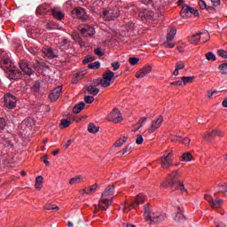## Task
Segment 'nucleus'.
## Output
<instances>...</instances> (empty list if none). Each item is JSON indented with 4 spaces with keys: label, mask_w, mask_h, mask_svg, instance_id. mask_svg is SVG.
I'll return each instance as SVG.
<instances>
[{
    "label": "nucleus",
    "mask_w": 227,
    "mask_h": 227,
    "mask_svg": "<svg viewBox=\"0 0 227 227\" xmlns=\"http://www.w3.org/2000/svg\"><path fill=\"white\" fill-rule=\"evenodd\" d=\"M44 210H56L57 212L59 210V207H58L56 204H49L43 206Z\"/></svg>",
    "instance_id": "nucleus-38"
},
{
    "label": "nucleus",
    "mask_w": 227,
    "mask_h": 227,
    "mask_svg": "<svg viewBox=\"0 0 227 227\" xmlns=\"http://www.w3.org/2000/svg\"><path fill=\"white\" fill-rule=\"evenodd\" d=\"M95 29H82L81 34L82 36H84L85 38H91L93 35H95Z\"/></svg>",
    "instance_id": "nucleus-22"
},
{
    "label": "nucleus",
    "mask_w": 227,
    "mask_h": 227,
    "mask_svg": "<svg viewBox=\"0 0 227 227\" xmlns=\"http://www.w3.org/2000/svg\"><path fill=\"white\" fill-rule=\"evenodd\" d=\"M178 139H180V136H178V135H176V136L171 135L170 141L172 143H176V141H178Z\"/></svg>",
    "instance_id": "nucleus-59"
},
{
    "label": "nucleus",
    "mask_w": 227,
    "mask_h": 227,
    "mask_svg": "<svg viewBox=\"0 0 227 227\" xmlns=\"http://www.w3.org/2000/svg\"><path fill=\"white\" fill-rule=\"evenodd\" d=\"M144 217L148 223H159L166 220V215L157 211H151L150 207H145Z\"/></svg>",
    "instance_id": "nucleus-3"
},
{
    "label": "nucleus",
    "mask_w": 227,
    "mask_h": 227,
    "mask_svg": "<svg viewBox=\"0 0 227 227\" xmlns=\"http://www.w3.org/2000/svg\"><path fill=\"white\" fill-rule=\"evenodd\" d=\"M94 53L96 54V56H98L99 58H102V56H104V50L102 48H97L94 51Z\"/></svg>",
    "instance_id": "nucleus-45"
},
{
    "label": "nucleus",
    "mask_w": 227,
    "mask_h": 227,
    "mask_svg": "<svg viewBox=\"0 0 227 227\" xmlns=\"http://www.w3.org/2000/svg\"><path fill=\"white\" fill-rule=\"evenodd\" d=\"M177 184H178L177 189H179V191H181V192L187 193V189H185V185H184V184L178 183Z\"/></svg>",
    "instance_id": "nucleus-51"
},
{
    "label": "nucleus",
    "mask_w": 227,
    "mask_h": 227,
    "mask_svg": "<svg viewBox=\"0 0 227 227\" xmlns=\"http://www.w3.org/2000/svg\"><path fill=\"white\" fill-rule=\"evenodd\" d=\"M183 162H191V160H194V157H192V154L191 153H184L182 156Z\"/></svg>",
    "instance_id": "nucleus-32"
},
{
    "label": "nucleus",
    "mask_w": 227,
    "mask_h": 227,
    "mask_svg": "<svg viewBox=\"0 0 227 227\" xmlns=\"http://www.w3.org/2000/svg\"><path fill=\"white\" fill-rule=\"evenodd\" d=\"M223 132L221 129H213L211 133L204 135V139H208V137H215V136L221 137Z\"/></svg>",
    "instance_id": "nucleus-23"
},
{
    "label": "nucleus",
    "mask_w": 227,
    "mask_h": 227,
    "mask_svg": "<svg viewBox=\"0 0 227 227\" xmlns=\"http://www.w3.org/2000/svg\"><path fill=\"white\" fill-rule=\"evenodd\" d=\"M200 35V42L205 43V42L208 41V31L203 30L202 32H199Z\"/></svg>",
    "instance_id": "nucleus-34"
},
{
    "label": "nucleus",
    "mask_w": 227,
    "mask_h": 227,
    "mask_svg": "<svg viewBox=\"0 0 227 227\" xmlns=\"http://www.w3.org/2000/svg\"><path fill=\"white\" fill-rule=\"evenodd\" d=\"M98 188V184H94L92 186L90 187L89 194H91V192H96Z\"/></svg>",
    "instance_id": "nucleus-53"
},
{
    "label": "nucleus",
    "mask_w": 227,
    "mask_h": 227,
    "mask_svg": "<svg viewBox=\"0 0 227 227\" xmlns=\"http://www.w3.org/2000/svg\"><path fill=\"white\" fill-rule=\"evenodd\" d=\"M163 121H164V117L162 116H158L156 119H154L150 128L148 129L149 134H153V132H156V130H159Z\"/></svg>",
    "instance_id": "nucleus-13"
},
{
    "label": "nucleus",
    "mask_w": 227,
    "mask_h": 227,
    "mask_svg": "<svg viewBox=\"0 0 227 227\" xmlns=\"http://www.w3.org/2000/svg\"><path fill=\"white\" fill-rule=\"evenodd\" d=\"M91 61H95V59L93 57H87L83 59V63L86 64V63H91Z\"/></svg>",
    "instance_id": "nucleus-58"
},
{
    "label": "nucleus",
    "mask_w": 227,
    "mask_h": 227,
    "mask_svg": "<svg viewBox=\"0 0 227 227\" xmlns=\"http://www.w3.org/2000/svg\"><path fill=\"white\" fill-rule=\"evenodd\" d=\"M206 59H207V61H215L217 58L215 57V54H214L213 52H207L206 54Z\"/></svg>",
    "instance_id": "nucleus-42"
},
{
    "label": "nucleus",
    "mask_w": 227,
    "mask_h": 227,
    "mask_svg": "<svg viewBox=\"0 0 227 227\" xmlns=\"http://www.w3.org/2000/svg\"><path fill=\"white\" fill-rule=\"evenodd\" d=\"M216 227H226V223L221 222L220 223L216 224Z\"/></svg>",
    "instance_id": "nucleus-64"
},
{
    "label": "nucleus",
    "mask_w": 227,
    "mask_h": 227,
    "mask_svg": "<svg viewBox=\"0 0 227 227\" xmlns=\"http://www.w3.org/2000/svg\"><path fill=\"white\" fill-rule=\"evenodd\" d=\"M219 70L222 74H227V63L220 65Z\"/></svg>",
    "instance_id": "nucleus-46"
},
{
    "label": "nucleus",
    "mask_w": 227,
    "mask_h": 227,
    "mask_svg": "<svg viewBox=\"0 0 227 227\" xmlns=\"http://www.w3.org/2000/svg\"><path fill=\"white\" fill-rule=\"evenodd\" d=\"M1 68L9 75V79H20L22 73L12 64L9 58H4L1 61Z\"/></svg>",
    "instance_id": "nucleus-2"
},
{
    "label": "nucleus",
    "mask_w": 227,
    "mask_h": 227,
    "mask_svg": "<svg viewBox=\"0 0 227 227\" xmlns=\"http://www.w3.org/2000/svg\"><path fill=\"white\" fill-rule=\"evenodd\" d=\"M63 90L62 86H59L55 88L51 93L49 95V98L51 102H56L57 99L59 98V95H61V91Z\"/></svg>",
    "instance_id": "nucleus-16"
},
{
    "label": "nucleus",
    "mask_w": 227,
    "mask_h": 227,
    "mask_svg": "<svg viewBox=\"0 0 227 227\" xmlns=\"http://www.w3.org/2000/svg\"><path fill=\"white\" fill-rule=\"evenodd\" d=\"M173 166V151H166V154L161 157V168L168 169Z\"/></svg>",
    "instance_id": "nucleus-7"
},
{
    "label": "nucleus",
    "mask_w": 227,
    "mask_h": 227,
    "mask_svg": "<svg viewBox=\"0 0 227 227\" xmlns=\"http://www.w3.org/2000/svg\"><path fill=\"white\" fill-rule=\"evenodd\" d=\"M51 13L54 17V19H56L57 20H63V19H65V12L61 11V9L58 8V7H54L51 10Z\"/></svg>",
    "instance_id": "nucleus-18"
},
{
    "label": "nucleus",
    "mask_w": 227,
    "mask_h": 227,
    "mask_svg": "<svg viewBox=\"0 0 227 227\" xmlns=\"http://www.w3.org/2000/svg\"><path fill=\"white\" fill-rule=\"evenodd\" d=\"M85 106L86 105L84 104V102H80L79 104L74 106V107L73 108V113H74L75 114H78V113H81V111L83 110Z\"/></svg>",
    "instance_id": "nucleus-29"
},
{
    "label": "nucleus",
    "mask_w": 227,
    "mask_h": 227,
    "mask_svg": "<svg viewBox=\"0 0 227 227\" xmlns=\"http://www.w3.org/2000/svg\"><path fill=\"white\" fill-rule=\"evenodd\" d=\"M43 52L44 55L47 56V58H50L51 59H54V58H58V52L53 51L52 48L46 46L43 49Z\"/></svg>",
    "instance_id": "nucleus-17"
},
{
    "label": "nucleus",
    "mask_w": 227,
    "mask_h": 227,
    "mask_svg": "<svg viewBox=\"0 0 227 227\" xmlns=\"http://www.w3.org/2000/svg\"><path fill=\"white\" fill-rule=\"evenodd\" d=\"M47 28L48 29H59V27H58V24L54 21H49L47 23Z\"/></svg>",
    "instance_id": "nucleus-41"
},
{
    "label": "nucleus",
    "mask_w": 227,
    "mask_h": 227,
    "mask_svg": "<svg viewBox=\"0 0 227 227\" xmlns=\"http://www.w3.org/2000/svg\"><path fill=\"white\" fill-rule=\"evenodd\" d=\"M113 196H114V186L109 185L103 192L99 204L94 205L95 212H98V210H100L99 208H103V210H107V208H106V206L104 205H106L107 207H111V205H113Z\"/></svg>",
    "instance_id": "nucleus-1"
},
{
    "label": "nucleus",
    "mask_w": 227,
    "mask_h": 227,
    "mask_svg": "<svg viewBox=\"0 0 227 227\" xmlns=\"http://www.w3.org/2000/svg\"><path fill=\"white\" fill-rule=\"evenodd\" d=\"M132 150H134L132 144H129L122 151H121V155H125V153H129V152H132Z\"/></svg>",
    "instance_id": "nucleus-39"
},
{
    "label": "nucleus",
    "mask_w": 227,
    "mask_h": 227,
    "mask_svg": "<svg viewBox=\"0 0 227 227\" xmlns=\"http://www.w3.org/2000/svg\"><path fill=\"white\" fill-rule=\"evenodd\" d=\"M58 47H59V49H68V47H70V43L68 42V40L67 39H60L59 41V43H57Z\"/></svg>",
    "instance_id": "nucleus-24"
},
{
    "label": "nucleus",
    "mask_w": 227,
    "mask_h": 227,
    "mask_svg": "<svg viewBox=\"0 0 227 227\" xmlns=\"http://www.w3.org/2000/svg\"><path fill=\"white\" fill-rule=\"evenodd\" d=\"M43 185V177L42 176H39L35 178V188L37 191H40L42 189Z\"/></svg>",
    "instance_id": "nucleus-25"
},
{
    "label": "nucleus",
    "mask_w": 227,
    "mask_h": 227,
    "mask_svg": "<svg viewBox=\"0 0 227 227\" xmlns=\"http://www.w3.org/2000/svg\"><path fill=\"white\" fill-rule=\"evenodd\" d=\"M145 139L143 138V136L137 135L136 139V145H143V142Z\"/></svg>",
    "instance_id": "nucleus-48"
},
{
    "label": "nucleus",
    "mask_w": 227,
    "mask_h": 227,
    "mask_svg": "<svg viewBox=\"0 0 227 227\" xmlns=\"http://www.w3.org/2000/svg\"><path fill=\"white\" fill-rule=\"evenodd\" d=\"M191 15H194V17H198L200 15V12L198 10L194 9L193 7H191L189 5H184L181 10V16L184 19H187V17H191Z\"/></svg>",
    "instance_id": "nucleus-9"
},
{
    "label": "nucleus",
    "mask_w": 227,
    "mask_h": 227,
    "mask_svg": "<svg viewBox=\"0 0 227 227\" xmlns=\"http://www.w3.org/2000/svg\"><path fill=\"white\" fill-rule=\"evenodd\" d=\"M4 127H6V121L4 118H0V131L4 130Z\"/></svg>",
    "instance_id": "nucleus-49"
},
{
    "label": "nucleus",
    "mask_w": 227,
    "mask_h": 227,
    "mask_svg": "<svg viewBox=\"0 0 227 227\" xmlns=\"http://www.w3.org/2000/svg\"><path fill=\"white\" fill-rule=\"evenodd\" d=\"M71 15L74 19H80L81 20H88L90 16L86 12V10L82 7H76L71 12Z\"/></svg>",
    "instance_id": "nucleus-6"
},
{
    "label": "nucleus",
    "mask_w": 227,
    "mask_h": 227,
    "mask_svg": "<svg viewBox=\"0 0 227 227\" xmlns=\"http://www.w3.org/2000/svg\"><path fill=\"white\" fill-rule=\"evenodd\" d=\"M81 182H82V176H76L69 180V184L77 185V184H81Z\"/></svg>",
    "instance_id": "nucleus-31"
},
{
    "label": "nucleus",
    "mask_w": 227,
    "mask_h": 227,
    "mask_svg": "<svg viewBox=\"0 0 227 227\" xmlns=\"http://www.w3.org/2000/svg\"><path fill=\"white\" fill-rule=\"evenodd\" d=\"M175 36H176V29H170L167 32L166 41L164 42L165 47L168 49H174L175 43H171L175 40Z\"/></svg>",
    "instance_id": "nucleus-10"
},
{
    "label": "nucleus",
    "mask_w": 227,
    "mask_h": 227,
    "mask_svg": "<svg viewBox=\"0 0 227 227\" xmlns=\"http://www.w3.org/2000/svg\"><path fill=\"white\" fill-rule=\"evenodd\" d=\"M84 101L86 102V104H93V102L95 101V98L93 96H85Z\"/></svg>",
    "instance_id": "nucleus-43"
},
{
    "label": "nucleus",
    "mask_w": 227,
    "mask_h": 227,
    "mask_svg": "<svg viewBox=\"0 0 227 227\" xmlns=\"http://www.w3.org/2000/svg\"><path fill=\"white\" fill-rule=\"evenodd\" d=\"M49 4H43L36 8L35 13L36 15H47V13H49Z\"/></svg>",
    "instance_id": "nucleus-19"
},
{
    "label": "nucleus",
    "mask_w": 227,
    "mask_h": 227,
    "mask_svg": "<svg viewBox=\"0 0 227 227\" xmlns=\"http://www.w3.org/2000/svg\"><path fill=\"white\" fill-rule=\"evenodd\" d=\"M176 68L177 70H184L185 68V64H184L183 62H177L176 64Z\"/></svg>",
    "instance_id": "nucleus-52"
},
{
    "label": "nucleus",
    "mask_w": 227,
    "mask_h": 227,
    "mask_svg": "<svg viewBox=\"0 0 227 227\" xmlns=\"http://www.w3.org/2000/svg\"><path fill=\"white\" fill-rule=\"evenodd\" d=\"M142 203H145V199L143 198V194H138L135 199V202L124 203L120 207V209L122 212H130V210L136 208L137 205H142Z\"/></svg>",
    "instance_id": "nucleus-4"
},
{
    "label": "nucleus",
    "mask_w": 227,
    "mask_h": 227,
    "mask_svg": "<svg viewBox=\"0 0 227 227\" xmlns=\"http://www.w3.org/2000/svg\"><path fill=\"white\" fill-rule=\"evenodd\" d=\"M128 140H129V137H121L120 139H118V140L114 143V146L115 148H121V146L122 145H125V143H127Z\"/></svg>",
    "instance_id": "nucleus-26"
},
{
    "label": "nucleus",
    "mask_w": 227,
    "mask_h": 227,
    "mask_svg": "<svg viewBox=\"0 0 227 227\" xmlns=\"http://www.w3.org/2000/svg\"><path fill=\"white\" fill-rule=\"evenodd\" d=\"M194 81V76H183L181 77V82L183 86H185L186 84H191Z\"/></svg>",
    "instance_id": "nucleus-27"
},
{
    "label": "nucleus",
    "mask_w": 227,
    "mask_h": 227,
    "mask_svg": "<svg viewBox=\"0 0 227 227\" xmlns=\"http://www.w3.org/2000/svg\"><path fill=\"white\" fill-rule=\"evenodd\" d=\"M114 77V73L113 71H107L103 74V78L99 81L102 88H109L111 82H113V78Z\"/></svg>",
    "instance_id": "nucleus-8"
},
{
    "label": "nucleus",
    "mask_w": 227,
    "mask_h": 227,
    "mask_svg": "<svg viewBox=\"0 0 227 227\" xmlns=\"http://www.w3.org/2000/svg\"><path fill=\"white\" fill-rule=\"evenodd\" d=\"M87 91H89L90 95L97 96L100 92V90L94 85H89L87 87Z\"/></svg>",
    "instance_id": "nucleus-30"
},
{
    "label": "nucleus",
    "mask_w": 227,
    "mask_h": 227,
    "mask_svg": "<svg viewBox=\"0 0 227 227\" xmlns=\"http://www.w3.org/2000/svg\"><path fill=\"white\" fill-rule=\"evenodd\" d=\"M89 68H90V70H98V68H100V62L95 61L89 64Z\"/></svg>",
    "instance_id": "nucleus-40"
},
{
    "label": "nucleus",
    "mask_w": 227,
    "mask_h": 227,
    "mask_svg": "<svg viewBox=\"0 0 227 227\" xmlns=\"http://www.w3.org/2000/svg\"><path fill=\"white\" fill-rule=\"evenodd\" d=\"M191 43H198V42H201V35L199 33L196 35H192V39L190 40Z\"/></svg>",
    "instance_id": "nucleus-36"
},
{
    "label": "nucleus",
    "mask_w": 227,
    "mask_h": 227,
    "mask_svg": "<svg viewBox=\"0 0 227 227\" xmlns=\"http://www.w3.org/2000/svg\"><path fill=\"white\" fill-rule=\"evenodd\" d=\"M72 125V121L70 119H62L60 121V129H67Z\"/></svg>",
    "instance_id": "nucleus-33"
},
{
    "label": "nucleus",
    "mask_w": 227,
    "mask_h": 227,
    "mask_svg": "<svg viewBox=\"0 0 227 227\" xmlns=\"http://www.w3.org/2000/svg\"><path fill=\"white\" fill-rule=\"evenodd\" d=\"M199 6L201 8V10H207V3L203 0L199 1Z\"/></svg>",
    "instance_id": "nucleus-56"
},
{
    "label": "nucleus",
    "mask_w": 227,
    "mask_h": 227,
    "mask_svg": "<svg viewBox=\"0 0 227 227\" xmlns=\"http://www.w3.org/2000/svg\"><path fill=\"white\" fill-rule=\"evenodd\" d=\"M4 102L8 109H15L17 107V98L10 93L4 97Z\"/></svg>",
    "instance_id": "nucleus-12"
},
{
    "label": "nucleus",
    "mask_w": 227,
    "mask_h": 227,
    "mask_svg": "<svg viewBox=\"0 0 227 227\" xmlns=\"http://www.w3.org/2000/svg\"><path fill=\"white\" fill-rule=\"evenodd\" d=\"M176 213L174 215V220L177 223H183V221H185V215H184V213H182L180 207H176Z\"/></svg>",
    "instance_id": "nucleus-20"
},
{
    "label": "nucleus",
    "mask_w": 227,
    "mask_h": 227,
    "mask_svg": "<svg viewBox=\"0 0 227 227\" xmlns=\"http://www.w3.org/2000/svg\"><path fill=\"white\" fill-rule=\"evenodd\" d=\"M79 29H91L88 25H80Z\"/></svg>",
    "instance_id": "nucleus-63"
},
{
    "label": "nucleus",
    "mask_w": 227,
    "mask_h": 227,
    "mask_svg": "<svg viewBox=\"0 0 227 227\" xmlns=\"http://www.w3.org/2000/svg\"><path fill=\"white\" fill-rule=\"evenodd\" d=\"M152 72V66H147L142 67L137 74L136 77L137 79H143L148 75Z\"/></svg>",
    "instance_id": "nucleus-15"
},
{
    "label": "nucleus",
    "mask_w": 227,
    "mask_h": 227,
    "mask_svg": "<svg viewBox=\"0 0 227 227\" xmlns=\"http://www.w3.org/2000/svg\"><path fill=\"white\" fill-rule=\"evenodd\" d=\"M129 63L134 66V65H137V63H139V58H129Z\"/></svg>",
    "instance_id": "nucleus-50"
},
{
    "label": "nucleus",
    "mask_w": 227,
    "mask_h": 227,
    "mask_svg": "<svg viewBox=\"0 0 227 227\" xmlns=\"http://www.w3.org/2000/svg\"><path fill=\"white\" fill-rule=\"evenodd\" d=\"M105 20H114L120 17V10L118 8L104 11L103 12Z\"/></svg>",
    "instance_id": "nucleus-11"
},
{
    "label": "nucleus",
    "mask_w": 227,
    "mask_h": 227,
    "mask_svg": "<svg viewBox=\"0 0 227 227\" xmlns=\"http://www.w3.org/2000/svg\"><path fill=\"white\" fill-rule=\"evenodd\" d=\"M106 120H108V121H112L113 123H121V121H123V116L121 115V112H120V110L114 108L107 114Z\"/></svg>",
    "instance_id": "nucleus-5"
},
{
    "label": "nucleus",
    "mask_w": 227,
    "mask_h": 227,
    "mask_svg": "<svg viewBox=\"0 0 227 227\" xmlns=\"http://www.w3.org/2000/svg\"><path fill=\"white\" fill-rule=\"evenodd\" d=\"M181 143L185 146V148H189L191 145V138L185 137L181 141Z\"/></svg>",
    "instance_id": "nucleus-44"
},
{
    "label": "nucleus",
    "mask_w": 227,
    "mask_h": 227,
    "mask_svg": "<svg viewBox=\"0 0 227 227\" xmlns=\"http://www.w3.org/2000/svg\"><path fill=\"white\" fill-rule=\"evenodd\" d=\"M218 56H220V58H224V59H227V51L224 50H219L217 51Z\"/></svg>",
    "instance_id": "nucleus-47"
},
{
    "label": "nucleus",
    "mask_w": 227,
    "mask_h": 227,
    "mask_svg": "<svg viewBox=\"0 0 227 227\" xmlns=\"http://www.w3.org/2000/svg\"><path fill=\"white\" fill-rule=\"evenodd\" d=\"M180 176V173L178 170H175L171 174H169V179H168V185H175V179L178 178Z\"/></svg>",
    "instance_id": "nucleus-21"
},
{
    "label": "nucleus",
    "mask_w": 227,
    "mask_h": 227,
    "mask_svg": "<svg viewBox=\"0 0 227 227\" xmlns=\"http://www.w3.org/2000/svg\"><path fill=\"white\" fill-rule=\"evenodd\" d=\"M217 93V90H207L206 97L207 98H210L211 97H214V94Z\"/></svg>",
    "instance_id": "nucleus-55"
},
{
    "label": "nucleus",
    "mask_w": 227,
    "mask_h": 227,
    "mask_svg": "<svg viewBox=\"0 0 227 227\" xmlns=\"http://www.w3.org/2000/svg\"><path fill=\"white\" fill-rule=\"evenodd\" d=\"M112 67H113L114 70L116 71V70H118V68H120V63L114 62V63H112Z\"/></svg>",
    "instance_id": "nucleus-60"
},
{
    "label": "nucleus",
    "mask_w": 227,
    "mask_h": 227,
    "mask_svg": "<svg viewBox=\"0 0 227 227\" xmlns=\"http://www.w3.org/2000/svg\"><path fill=\"white\" fill-rule=\"evenodd\" d=\"M221 205H223V200L222 199H216L210 202V207L212 208H221Z\"/></svg>",
    "instance_id": "nucleus-28"
},
{
    "label": "nucleus",
    "mask_w": 227,
    "mask_h": 227,
    "mask_svg": "<svg viewBox=\"0 0 227 227\" xmlns=\"http://www.w3.org/2000/svg\"><path fill=\"white\" fill-rule=\"evenodd\" d=\"M88 130L90 132V134H97V132L99 130V128L97 125L90 123L89 124Z\"/></svg>",
    "instance_id": "nucleus-35"
},
{
    "label": "nucleus",
    "mask_w": 227,
    "mask_h": 227,
    "mask_svg": "<svg viewBox=\"0 0 227 227\" xmlns=\"http://www.w3.org/2000/svg\"><path fill=\"white\" fill-rule=\"evenodd\" d=\"M215 191L218 194L221 192H227V184H220L216 186Z\"/></svg>",
    "instance_id": "nucleus-37"
},
{
    "label": "nucleus",
    "mask_w": 227,
    "mask_h": 227,
    "mask_svg": "<svg viewBox=\"0 0 227 227\" xmlns=\"http://www.w3.org/2000/svg\"><path fill=\"white\" fill-rule=\"evenodd\" d=\"M126 27L127 29H134V27H137V26H136L134 22L129 21L126 24Z\"/></svg>",
    "instance_id": "nucleus-54"
},
{
    "label": "nucleus",
    "mask_w": 227,
    "mask_h": 227,
    "mask_svg": "<svg viewBox=\"0 0 227 227\" xmlns=\"http://www.w3.org/2000/svg\"><path fill=\"white\" fill-rule=\"evenodd\" d=\"M171 86H183L182 80L171 82Z\"/></svg>",
    "instance_id": "nucleus-61"
},
{
    "label": "nucleus",
    "mask_w": 227,
    "mask_h": 227,
    "mask_svg": "<svg viewBox=\"0 0 227 227\" xmlns=\"http://www.w3.org/2000/svg\"><path fill=\"white\" fill-rule=\"evenodd\" d=\"M205 200L209 202V205H210V203H212V201H214V198L212 197V195L206 194L205 195Z\"/></svg>",
    "instance_id": "nucleus-57"
},
{
    "label": "nucleus",
    "mask_w": 227,
    "mask_h": 227,
    "mask_svg": "<svg viewBox=\"0 0 227 227\" xmlns=\"http://www.w3.org/2000/svg\"><path fill=\"white\" fill-rule=\"evenodd\" d=\"M20 68L27 75H33V64H31L27 60H21L20 63Z\"/></svg>",
    "instance_id": "nucleus-14"
},
{
    "label": "nucleus",
    "mask_w": 227,
    "mask_h": 227,
    "mask_svg": "<svg viewBox=\"0 0 227 227\" xmlns=\"http://www.w3.org/2000/svg\"><path fill=\"white\" fill-rule=\"evenodd\" d=\"M34 89H35V91H36V90H40V82H35Z\"/></svg>",
    "instance_id": "nucleus-62"
}]
</instances>
